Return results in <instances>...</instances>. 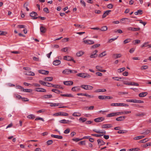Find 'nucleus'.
<instances>
[{
  "label": "nucleus",
  "instance_id": "1",
  "mask_svg": "<svg viewBox=\"0 0 151 151\" xmlns=\"http://www.w3.org/2000/svg\"><path fill=\"white\" fill-rule=\"evenodd\" d=\"M81 88L86 90H90L93 88V87L88 85H83L81 86Z\"/></svg>",
  "mask_w": 151,
  "mask_h": 151
},
{
  "label": "nucleus",
  "instance_id": "2",
  "mask_svg": "<svg viewBox=\"0 0 151 151\" xmlns=\"http://www.w3.org/2000/svg\"><path fill=\"white\" fill-rule=\"evenodd\" d=\"M63 59L65 60H66L68 61H72L74 63H76V61L74 60L73 57L69 56H65L64 57Z\"/></svg>",
  "mask_w": 151,
  "mask_h": 151
},
{
  "label": "nucleus",
  "instance_id": "3",
  "mask_svg": "<svg viewBox=\"0 0 151 151\" xmlns=\"http://www.w3.org/2000/svg\"><path fill=\"white\" fill-rule=\"evenodd\" d=\"M54 115L56 116H67L68 115V114L66 113L63 112H60L55 113L54 114Z\"/></svg>",
  "mask_w": 151,
  "mask_h": 151
},
{
  "label": "nucleus",
  "instance_id": "4",
  "mask_svg": "<svg viewBox=\"0 0 151 151\" xmlns=\"http://www.w3.org/2000/svg\"><path fill=\"white\" fill-rule=\"evenodd\" d=\"M83 42L86 44L88 45H91L94 44V42L93 40H83Z\"/></svg>",
  "mask_w": 151,
  "mask_h": 151
},
{
  "label": "nucleus",
  "instance_id": "5",
  "mask_svg": "<svg viewBox=\"0 0 151 151\" xmlns=\"http://www.w3.org/2000/svg\"><path fill=\"white\" fill-rule=\"evenodd\" d=\"M35 91L37 92H46V89L44 88H36L35 89Z\"/></svg>",
  "mask_w": 151,
  "mask_h": 151
},
{
  "label": "nucleus",
  "instance_id": "6",
  "mask_svg": "<svg viewBox=\"0 0 151 151\" xmlns=\"http://www.w3.org/2000/svg\"><path fill=\"white\" fill-rule=\"evenodd\" d=\"M104 119V118L102 117H98L94 119V121L96 122L102 121Z\"/></svg>",
  "mask_w": 151,
  "mask_h": 151
},
{
  "label": "nucleus",
  "instance_id": "7",
  "mask_svg": "<svg viewBox=\"0 0 151 151\" xmlns=\"http://www.w3.org/2000/svg\"><path fill=\"white\" fill-rule=\"evenodd\" d=\"M38 72L41 74L44 75H47L48 74L49 72L47 70H38Z\"/></svg>",
  "mask_w": 151,
  "mask_h": 151
},
{
  "label": "nucleus",
  "instance_id": "8",
  "mask_svg": "<svg viewBox=\"0 0 151 151\" xmlns=\"http://www.w3.org/2000/svg\"><path fill=\"white\" fill-rule=\"evenodd\" d=\"M71 72H72V70L66 69L63 70V73L65 75H68L71 73Z\"/></svg>",
  "mask_w": 151,
  "mask_h": 151
},
{
  "label": "nucleus",
  "instance_id": "9",
  "mask_svg": "<svg viewBox=\"0 0 151 151\" xmlns=\"http://www.w3.org/2000/svg\"><path fill=\"white\" fill-rule=\"evenodd\" d=\"M112 127V126L111 124H104L101 126V128L103 129L109 128Z\"/></svg>",
  "mask_w": 151,
  "mask_h": 151
},
{
  "label": "nucleus",
  "instance_id": "10",
  "mask_svg": "<svg viewBox=\"0 0 151 151\" xmlns=\"http://www.w3.org/2000/svg\"><path fill=\"white\" fill-rule=\"evenodd\" d=\"M63 83L64 85L67 86L72 85L73 84V82L71 81H64L63 82Z\"/></svg>",
  "mask_w": 151,
  "mask_h": 151
},
{
  "label": "nucleus",
  "instance_id": "11",
  "mask_svg": "<svg viewBox=\"0 0 151 151\" xmlns=\"http://www.w3.org/2000/svg\"><path fill=\"white\" fill-rule=\"evenodd\" d=\"M37 13L34 12H32L30 13V17H32V19H34V17H36V16H37Z\"/></svg>",
  "mask_w": 151,
  "mask_h": 151
},
{
  "label": "nucleus",
  "instance_id": "12",
  "mask_svg": "<svg viewBox=\"0 0 151 151\" xmlns=\"http://www.w3.org/2000/svg\"><path fill=\"white\" fill-rule=\"evenodd\" d=\"M80 87L79 86H75L73 87L71 90L73 91H78L80 90Z\"/></svg>",
  "mask_w": 151,
  "mask_h": 151
},
{
  "label": "nucleus",
  "instance_id": "13",
  "mask_svg": "<svg viewBox=\"0 0 151 151\" xmlns=\"http://www.w3.org/2000/svg\"><path fill=\"white\" fill-rule=\"evenodd\" d=\"M111 11L110 10H107L105 11L102 15V18H105L106 16L109 15V13Z\"/></svg>",
  "mask_w": 151,
  "mask_h": 151
},
{
  "label": "nucleus",
  "instance_id": "14",
  "mask_svg": "<svg viewBox=\"0 0 151 151\" xmlns=\"http://www.w3.org/2000/svg\"><path fill=\"white\" fill-rule=\"evenodd\" d=\"M98 144L100 145H102L105 144V143L101 139H99L97 140Z\"/></svg>",
  "mask_w": 151,
  "mask_h": 151
},
{
  "label": "nucleus",
  "instance_id": "15",
  "mask_svg": "<svg viewBox=\"0 0 151 151\" xmlns=\"http://www.w3.org/2000/svg\"><path fill=\"white\" fill-rule=\"evenodd\" d=\"M122 55L121 54H114L113 55V58L114 59H116L118 58L121 57Z\"/></svg>",
  "mask_w": 151,
  "mask_h": 151
},
{
  "label": "nucleus",
  "instance_id": "16",
  "mask_svg": "<svg viewBox=\"0 0 151 151\" xmlns=\"http://www.w3.org/2000/svg\"><path fill=\"white\" fill-rule=\"evenodd\" d=\"M40 31L42 33H45L47 30L43 26H41L40 28Z\"/></svg>",
  "mask_w": 151,
  "mask_h": 151
},
{
  "label": "nucleus",
  "instance_id": "17",
  "mask_svg": "<svg viewBox=\"0 0 151 151\" xmlns=\"http://www.w3.org/2000/svg\"><path fill=\"white\" fill-rule=\"evenodd\" d=\"M51 136L52 137H54L55 138L59 139H63V138L62 136L55 135L54 134H51Z\"/></svg>",
  "mask_w": 151,
  "mask_h": 151
},
{
  "label": "nucleus",
  "instance_id": "18",
  "mask_svg": "<svg viewBox=\"0 0 151 151\" xmlns=\"http://www.w3.org/2000/svg\"><path fill=\"white\" fill-rule=\"evenodd\" d=\"M53 78L52 77H46L45 78L44 80L47 81H50L52 80Z\"/></svg>",
  "mask_w": 151,
  "mask_h": 151
},
{
  "label": "nucleus",
  "instance_id": "19",
  "mask_svg": "<svg viewBox=\"0 0 151 151\" xmlns=\"http://www.w3.org/2000/svg\"><path fill=\"white\" fill-rule=\"evenodd\" d=\"M148 93L147 92H142L139 94V96L140 97H143L147 95Z\"/></svg>",
  "mask_w": 151,
  "mask_h": 151
},
{
  "label": "nucleus",
  "instance_id": "20",
  "mask_svg": "<svg viewBox=\"0 0 151 151\" xmlns=\"http://www.w3.org/2000/svg\"><path fill=\"white\" fill-rule=\"evenodd\" d=\"M25 74L27 75L34 76H35L34 73L31 71H27L25 72Z\"/></svg>",
  "mask_w": 151,
  "mask_h": 151
},
{
  "label": "nucleus",
  "instance_id": "21",
  "mask_svg": "<svg viewBox=\"0 0 151 151\" xmlns=\"http://www.w3.org/2000/svg\"><path fill=\"white\" fill-rule=\"evenodd\" d=\"M125 116H120L116 118V120L117 121H121L123 120L125 118Z\"/></svg>",
  "mask_w": 151,
  "mask_h": 151
},
{
  "label": "nucleus",
  "instance_id": "22",
  "mask_svg": "<svg viewBox=\"0 0 151 151\" xmlns=\"http://www.w3.org/2000/svg\"><path fill=\"white\" fill-rule=\"evenodd\" d=\"M60 61L59 60H54L53 62V64L55 65H57L60 63Z\"/></svg>",
  "mask_w": 151,
  "mask_h": 151
},
{
  "label": "nucleus",
  "instance_id": "23",
  "mask_svg": "<svg viewBox=\"0 0 151 151\" xmlns=\"http://www.w3.org/2000/svg\"><path fill=\"white\" fill-rule=\"evenodd\" d=\"M71 121H70L69 120H67L65 119H63V120H61L59 121V122L63 124H68L69 122H70Z\"/></svg>",
  "mask_w": 151,
  "mask_h": 151
},
{
  "label": "nucleus",
  "instance_id": "24",
  "mask_svg": "<svg viewBox=\"0 0 151 151\" xmlns=\"http://www.w3.org/2000/svg\"><path fill=\"white\" fill-rule=\"evenodd\" d=\"M60 96H63L67 97H73L74 96L71 94H61Z\"/></svg>",
  "mask_w": 151,
  "mask_h": 151
},
{
  "label": "nucleus",
  "instance_id": "25",
  "mask_svg": "<svg viewBox=\"0 0 151 151\" xmlns=\"http://www.w3.org/2000/svg\"><path fill=\"white\" fill-rule=\"evenodd\" d=\"M84 53V52L82 51L78 52L76 53V55L78 57H80L83 55Z\"/></svg>",
  "mask_w": 151,
  "mask_h": 151
},
{
  "label": "nucleus",
  "instance_id": "26",
  "mask_svg": "<svg viewBox=\"0 0 151 151\" xmlns=\"http://www.w3.org/2000/svg\"><path fill=\"white\" fill-rule=\"evenodd\" d=\"M52 95H45L43 96L42 97V99H45L51 98H52Z\"/></svg>",
  "mask_w": 151,
  "mask_h": 151
},
{
  "label": "nucleus",
  "instance_id": "27",
  "mask_svg": "<svg viewBox=\"0 0 151 151\" xmlns=\"http://www.w3.org/2000/svg\"><path fill=\"white\" fill-rule=\"evenodd\" d=\"M116 113L115 112L112 113H110L108 115H107L106 117H111L112 116H114L116 115Z\"/></svg>",
  "mask_w": 151,
  "mask_h": 151
},
{
  "label": "nucleus",
  "instance_id": "28",
  "mask_svg": "<svg viewBox=\"0 0 151 151\" xmlns=\"http://www.w3.org/2000/svg\"><path fill=\"white\" fill-rule=\"evenodd\" d=\"M52 87L57 88H60L63 89V88L60 85H53Z\"/></svg>",
  "mask_w": 151,
  "mask_h": 151
},
{
  "label": "nucleus",
  "instance_id": "29",
  "mask_svg": "<svg viewBox=\"0 0 151 151\" xmlns=\"http://www.w3.org/2000/svg\"><path fill=\"white\" fill-rule=\"evenodd\" d=\"M143 13L142 11L141 10H139L137 12H134V14L136 15L138 14H142Z\"/></svg>",
  "mask_w": 151,
  "mask_h": 151
},
{
  "label": "nucleus",
  "instance_id": "30",
  "mask_svg": "<svg viewBox=\"0 0 151 151\" xmlns=\"http://www.w3.org/2000/svg\"><path fill=\"white\" fill-rule=\"evenodd\" d=\"M106 91V89H99L96 90L95 91V92H105Z\"/></svg>",
  "mask_w": 151,
  "mask_h": 151
},
{
  "label": "nucleus",
  "instance_id": "31",
  "mask_svg": "<svg viewBox=\"0 0 151 151\" xmlns=\"http://www.w3.org/2000/svg\"><path fill=\"white\" fill-rule=\"evenodd\" d=\"M85 73H79L77 74H76V76H79L81 77L82 78H84V76H85Z\"/></svg>",
  "mask_w": 151,
  "mask_h": 151
},
{
  "label": "nucleus",
  "instance_id": "32",
  "mask_svg": "<svg viewBox=\"0 0 151 151\" xmlns=\"http://www.w3.org/2000/svg\"><path fill=\"white\" fill-rule=\"evenodd\" d=\"M22 91L23 92L30 93L32 91V90L31 89H24L23 87V89Z\"/></svg>",
  "mask_w": 151,
  "mask_h": 151
},
{
  "label": "nucleus",
  "instance_id": "33",
  "mask_svg": "<svg viewBox=\"0 0 151 151\" xmlns=\"http://www.w3.org/2000/svg\"><path fill=\"white\" fill-rule=\"evenodd\" d=\"M81 114L79 112H74L72 114L73 116H81Z\"/></svg>",
  "mask_w": 151,
  "mask_h": 151
},
{
  "label": "nucleus",
  "instance_id": "34",
  "mask_svg": "<svg viewBox=\"0 0 151 151\" xmlns=\"http://www.w3.org/2000/svg\"><path fill=\"white\" fill-rule=\"evenodd\" d=\"M93 54H91L90 56V57L91 58H95L98 55L96 53H94V52H93Z\"/></svg>",
  "mask_w": 151,
  "mask_h": 151
},
{
  "label": "nucleus",
  "instance_id": "35",
  "mask_svg": "<svg viewBox=\"0 0 151 151\" xmlns=\"http://www.w3.org/2000/svg\"><path fill=\"white\" fill-rule=\"evenodd\" d=\"M27 117L29 119H33L35 118V116L34 115L31 114L28 115Z\"/></svg>",
  "mask_w": 151,
  "mask_h": 151
},
{
  "label": "nucleus",
  "instance_id": "36",
  "mask_svg": "<svg viewBox=\"0 0 151 151\" xmlns=\"http://www.w3.org/2000/svg\"><path fill=\"white\" fill-rule=\"evenodd\" d=\"M107 29V27L106 26H104L102 27L100 30L102 31H105Z\"/></svg>",
  "mask_w": 151,
  "mask_h": 151
},
{
  "label": "nucleus",
  "instance_id": "37",
  "mask_svg": "<svg viewBox=\"0 0 151 151\" xmlns=\"http://www.w3.org/2000/svg\"><path fill=\"white\" fill-rule=\"evenodd\" d=\"M39 82L41 84V85L43 86H46L47 83V82L43 81L41 80H40Z\"/></svg>",
  "mask_w": 151,
  "mask_h": 151
},
{
  "label": "nucleus",
  "instance_id": "38",
  "mask_svg": "<svg viewBox=\"0 0 151 151\" xmlns=\"http://www.w3.org/2000/svg\"><path fill=\"white\" fill-rule=\"evenodd\" d=\"M29 5V4L28 3L26 2L25 3L24 5V7L25 8L27 11H29V9L27 7V6Z\"/></svg>",
  "mask_w": 151,
  "mask_h": 151
},
{
  "label": "nucleus",
  "instance_id": "39",
  "mask_svg": "<svg viewBox=\"0 0 151 151\" xmlns=\"http://www.w3.org/2000/svg\"><path fill=\"white\" fill-rule=\"evenodd\" d=\"M80 121H81L82 122H84L87 120V118H85L81 117L79 119Z\"/></svg>",
  "mask_w": 151,
  "mask_h": 151
},
{
  "label": "nucleus",
  "instance_id": "40",
  "mask_svg": "<svg viewBox=\"0 0 151 151\" xmlns=\"http://www.w3.org/2000/svg\"><path fill=\"white\" fill-rule=\"evenodd\" d=\"M130 84L129 85H130L131 86H139V84L138 83L134 82H130Z\"/></svg>",
  "mask_w": 151,
  "mask_h": 151
},
{
  "label": "nucleus",
  "instance_id": "41",
  "mask_svg": "<svg viewBox=\"0 0 151 151\" xmlns=\"http://www.w3.org/2000/svg\"><path fill=\"white\" fill-rule=\"evenodd\" d=\"M98 98L100 99L104 100L106 99V96H99Z\"/></svg>",
  "mask_w": 151,
  "mask_h": 151
},
{
  "label": "nucleus",
  "instance_id": "42",
  "mask_svg": "<svg viewBox=\"0 0 151 151\" xmlns=\"http://www.w3.org/2000/svg\"><path fill=\"white\" fill-rule=\"evenodd\" d=\"M105 52L106 51H105L103 52L99 55V57H101L106 55V54H105Z\"/></svg>",
  "mask_w": 151,
  "mask_h": 151
},
{
  "label": "nucleus",
  "instance_id": "43",
  "mask_svg": "<svg viewBox=\"0 0 151 151\" xmlns=\"http://www.w3.org/2000/svg\"><path fill=\"white\" fill-rule=\"evenodd\" d=\"M82 140V139L81 138H73L72 139V140L73 141H75L76 142H77L80 140Z\"/></svg>",
  "mask_w": 151,
  "mask_h": 151
},
{
  "label": "nucleus",
  "instance_id": "44",
  "mask_svg": "<svg viewBox=\"0 0 151 151\" xmlns=\"http://www.w3.org/2000/svg\"><path fill=\"white\" fill-rule=\"evenodd\" d=\"M74 25L77 27L79 28H84L85 27H83V26H81L80 24H74Z\"/></svg>",
  "mask_w": 151,
  "mask_h": 151
},
{
  "label": "nucleus",
  "instance_id": "45",
  "mask_svg": "<svg viewBox=\"0 0 151 151\" xmlns=\"http://www.w3.org/2000/svg\"><path fill=\"white\" fill-rule=\"evenodd\" d=\"M14 96L17 99H20L22 98V96H20V95L17 94H14Z\"/></svg>",
  "mask_w": 151,
  "mask_h": 151
},
{
  "label": "nucleus",
  "instance_id": "46",
  "mask_svg": "<svg viewBox=\"0 0 151 151\" xmlns=\"http://www.w3.org/2000/svg\"><path fill=\"white\" fill-rule=\"evenodd\" d=\"M125 69V68H121L119 69L118 70V72L119 73H120L124 71Z\"/></svg>",
  "mask_w": 151,
  "mask_h": 151
},
{
  "label": "nucleus",
  "instance_id": "47",
  "mask_svg": "<svg viewBox=\"0 0 151 151\" xmlns=\"http://www.w3.org/2000/svg\"><path fill=\"white\" fill-rule=\"evenodd\" d=\"M140 42V41L139 40H134L133 41V43L134 45H136V44H138Z\"/></svg>",
  "mask_w": 151,
  "mask_h": 151
},
{
  "label": "nucleus",
  "instance_id": "48",
  "mask_svg": "<svg viewBox=\"0 0 151 151\" xmlns=\"http://www.w3.org/2000/svg\"><path fill=\"white\" fill-rule=\"evenodd\" d=\"M140 29L139 27L136 28V27H132V31H138L140 30Z\"/></svg>",
  "mask_w": 151,
  "mask_h": 151
},
{
  "label": "nucleus",
  "instance_id": "49",
  "mask_svg": "<svg viewBox=\"0 0 151 151\" xmlns=\"http://www.w3.org/2000/svg\"><path fill=\"white\" fill-rule=\"evenodd\" d=\"M112 79L116 80L117 81H121V80H119V79H122V78L121 77H113L112 78Z\"/></svg>",
  "mask_w": 151,
  "mask_h": 151
},
{
  "label": "nucleus",
  "instance_id": "50",
  "mask_svg": "<svg viewBox=\"0 0 151 151\" xmlns=\"http://www.w3.org/2000/svg\"><path fill=\"white\" fill-rule=\"evenodd\" d=\"M94 107V106H91L89 107H86V109L88 110H91L93 109Z\"/></svg>",
  "mask_w": 151,
  "mask_h": 151
},
{
  "label": "nucleus",
  "instance_id": "51",
  "mask_svg": "<svg viewBox=\"0 0 151 151\" xmlns=\"http://www.w3.org/2000/svg\"><path fill=\"white\" fill-rule=\"evenodd\" d=\"M100 44H95L94 45H92L91 47L92 48H96V47H98L99 46H100Z\"/></svg>",
  "mask_w": 151,
  "mask_h": 151
},
{
  "label": "nucleus",
  "instance_id": "52",
  "mask_svg": "<svg viewBox=\"0 0 151 151\" xmlns=\"http://www.w3.org/2000/svg\"><path fill=\"white\" fill-rule=\"evenodd\" d=\"M103 134H91V135L96 137H99L103 136Z\"/></svg>",
  "mask_w": 151,
  "mask_h": 151
},
{
  "label": "nucleus",
  "instance_id": "53",
  "mask_svg": "<svg viewBox=\"0 0 151 151\" xmlns=\"http://www.w3.org/2000/svg\"><path fill=\"white\" fill-rule=\"evenodd\" d=\"M53 142V141L52 140H49L47 142V143L48 145H50Z\"/></svg>",
  "mask_w": 151,
  "mask_h": 151
},
{
  "label": "nucleus",
  "instance_id": "54",
  "mask_svg": "<svg viewBox=\"0 0 151 151\" xmlns=\"http://www.w3.org/2000/svg\"><path fill=\"white\" fill-rule=\"evenodd\" d=\"M96 68L99 71H101L102 68V67H101L99 65L96 66Z\"/></svg>",
  "mask_w": 151,
  "mask_h": 151
},
{
  "label": "nucleus",
  "instance_id": "55",
  "mask_svg": "<svg viewBox=\"0 0 151 151\" xmlns=\"http://www.w3.org/2000/svg\"><path fill=\"white\" fill-rule=\"evenodd\" d=\"M16 87L17 89H21V91H22L23 89V87L19 85H16Z\"/></svg>",
  "mask_w": 151,
  "mask_h": 151
},
{
  "label": "nucleus",
  "instance_id": "56",
  "mask_svg": "<svg viewBox=\"0 0 151 151\" xmlns=\"http://www.w3.org/2000/svg\"><path fill=\"white\" fill-rule=\"evenodd\" d=\"M130 39H127L125 40L124 41V44L128 43L130 42Z\"/></svg>",
  "mask_w": 151,
  "mask_h": 151
},
{
  "label": "nucleus",
  "instance_id": "57",
  "mask_svg": "<svg viewBox=\"0 0 151 151\" xmlns=\"http://www.w3.org/2000/svg\"><path fill=\"white\" fill-rule=\"evenodd\" d=\"M70 132V129L69 128H68L65 130L64 132V133L65 134H67L69 133Z\"/></svg>",
  "mask_w": 151,
  "mask_h": 151
},
{
  "label": "nucleus",
  "instance_id": "58",
  "mask_svg": "<svg viewBox=\"0 0 151 151\" xmlns=\"http://www.w3.org/2000/svg\"><path fill=\"white\" fill-rule=\"evenodd\" d=\"M59 104H53L52 103H51L50 104V106H58L59 105Z\"/></svg>",
  "mask_w": 151,
  "mask_h": 151
},
{
  "label": "nucleus",
  "instance_id": "59",
  "mask_svg": "<svg viewBox=\"0 0 151 151\" xmlns=\"http://www.w3.org/2000/svg\"><path fill=\"white\" fill-rule=\"evenodd\" d=\"M43 11L47 13H49V12L48 8L47 7L44 8L43 9Z\"/></svg>",
  "mask_w": 151,
  "mask_h": 151
},
{
  "label": "nucleus",
  "instance_id": "60",
  "mask_svg": "<svg viewBox=\"0 0 151 151\" xmlns=\"http://www.w3.org/2000/svg\"><path fill=\"white\" fill-rule=\"evenodd\" d=\"M139 150V149L138 148H134L129 149L130 151H137Z\"/></svg>",
  "mask_w": 151,
  "mask_h": 151
},
{
  "label": "nucleus",
  "instance_id": "61",
  "mask_svg": "<svg viewBox=\"0 0 151 151\" xmlns=\"http://www.w3.org/2000/svg\"><path fill=\"white\" fill-rule=\"evenodd\" d=\"M149 43V42H145L143 45L141 46V47H146L147 46L146 45L147 44H148Z\"/></svg>",
  "mask_w": 151,
  "mask_h": 151
},
{
  "label": "nucleus",
  "instance_id": "62",
  "mask_svg": "<svg viewBox=\"0 0 151 151\" xmlns=\"http://www.w3.org/2000/svg\"><path fill=\"white\" fill-rule=\"evenodd\" d=\"M148 68V66L147 65H143L141 67L142 70H145Z\"/></svg>",
  "mask_w": 151,
  "mask_h": 151
},
{
  "label": "nucleus",
  "instance_id": "63",
  "mask_svg": "<svg viewBox=\"0 0 151 151\" xmlns=\"http://www.w3.org/2000/svg\"><path fill=\"white\" fill-rule=\"evenodd\" d=\"M113 7V5L112 4H109L107 6V7L109 9H111Z\"/></svg>",
  "mask_w": 151,
  "mask_h": 151
},
{
  "label": "nucleus",
  "instance_id": "64",
  "mask_svg": "<svg viewBox=\"0 0 151 151\" xmlns=\"http://www.w3.org/2000/svg\"><path fill=\"white\" fill-rule=\"evenodd\" d=\"M68 47H65L63 49H61V51H63L64 52H66L68 51Z\"/></svg>",
  "mask_w": 151,
  "mask_h": 151
}]
</instances>
